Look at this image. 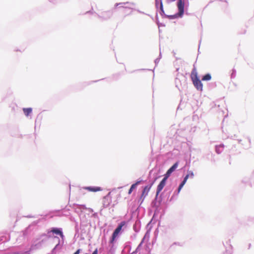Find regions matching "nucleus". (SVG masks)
<instances>
[{
    "mask_svg": "<svg viewBox=\"0 0 254 254\" xmlns=\"http://www.w3.org/2000/svg\"><path fill=\"white\" fill-rule=\"evenodd\" d=\"M194 177V174L192 171H189L188 172V174L185 177L183 181L181 183V184L180 185L179 188H178V191L179 192L183 187L184 186L185 183H186L187 180L189 177H190L191 178H193Z\"/></svg>",
    "mask_w": 254,
    "mask_h": 254,
    "instance_id": "obj_4",
    "label": "nucleus"
},
{
    "mask_svg": "<svg viewBox=\"0 0 254 254\" xmlns=\"http://www.w3.org/2000/svg\"><path fill=\"white\" fill-rule=\"evenodd\" d=\"M84 190L89 191L97 192L102 190L101 188L99 187H87L83 188Z\"/></svg>",
    "mask_w": 254,
    "mask_h": 254,
    "instance_id": "obj_6",
    "label": "nucleus"
},
{
    "mask_svg": "<svg viewBox=\"0 0 254 254\" xmlns=\"http://www.w3.org/2000/svg\"><path fill=\"white\" fill-rule=\"evenodd\" d=\"M178 166V162L175 163L167 171L170 174L174 172Z\"/></svg>",
    "mask_w": 254,
    "mask_h": 254,
    "instance_id": "obj_11",
    "label": "nucleus"
},
{
    "mask_svg": "<svg viewBox=\"0 0 254 254\" xmlns=\"http://www.w3.org/2000/svg\"><path fill=\"white\" fill-rule=\"evenodd\" d=\"M160 8L161 12L163 13H164V11L163 7V3H162V2L161 0L160 1Z\"/></svg>",
    "mask_w": 254,
    "mask_h": 254,
    "instance_id": "obj_15",
    "label": "nucleus"
},
{
    "mask_svg": "<svg viewBox=\"0 0 254 254\" xmlns=\"http://www.w3.org/2000/svg\"><path fill=\"white\" fill-rule=\"evenodd\" d=\"M126 224L125 221L122 222L118 226V227L115 230L114 232L113 233L112 239L110 241V242L111 243H113L115 240V239L116 238V237L118 236L119 233L121 232L122 227Z\"/></svg>",
    "mask_w": 254,
    "mask_h": 254,
    "instance_id": "obj_3",
    "label": "nucleus"
},
{
    "mask_svg": "<svg viewBox=\"0 0 254 254\" xmlns=\"http://www.w3.org/2000/svg\"><path fill=\"white\" fill-rule=\"evenodd\" d=\"M110 199H111L110 197L109 196H106L104 197V201H108L109 200H110Z\"/></svg>",
    "mask_w": 254,
    "mask_h": 254,
    "instance_id": "obj_16",
    "label": "nucleus"
},
{
    "mask_svg": "<svg viewBox=\"0 0 254 254\" xmlns=\"http://www.w3.org/2000/svg\"><path fill=\"white\" fill-rule=\"evenodd\" d=\"M23 111L26 116H28L32 112L31 108H23Z\"/></svg>",
    "mask_w": 254,
    "mask_h": 254,
    "instance_id": "obj_8",
    "label": "nucleus"
},
{
    "mask_svg": "<svg viewBox=\"0 0 254 254\" xmlns=\"http://www.w3.org/2000/svg\"><path fill=\"white\" fill-rule=\"evenodd\" d=\"M80 250L78 249L73 254H79L80 252Z\"/></svg>",
    "mask_w": 254,
    "mask_h": 254,
    "instance_id": "obj_17",
    "label": "nucleus"
},
{
    "mask_svg": "<svg viewBox=\"0 0 254 254\" xmlns=\"http://www.w3.org/2000/svg\"><path fill=\"white\" fill-rule=\"evenodd\" d=\"M184 2L182 0H178L177 7L179 10V12L176 15L171 16L173 17H177L178 16L181 17L183 16L184 12Z\"/></svg>",
    "mask_w": 254,
    "mask_h": 254,
    "instance_id": "obj_2",
    "label": "nucleus"
},
{
    "mask_svg": "<svg viewBox=\"0 0 254 254\" xmlns=\"http://www.w3.org/2000/svg\"><path fill=\"white\" fill-rule=\"evenodd\" d=\"M166 184V182L164 180H162L159 184L157 186V191H156V195H158V194L160 192V191L162 190L163 188L165 187Z\"/></svg>",
    "mask_w": 254,
    "mask_h": 254,
    "instance_id": "obj_7",
    "label": "nucleus"
},
{
    "mask_svg": "<svg viewBox=\"0 0 254 254\" xmlns=\"http://www.w3.org/2000/svg\"><path fill=\"white\" fill-rule=\"evenodd\" d=\"M152 185L150 186H147L144 188L140 198L141 202L143 201L145 197L147 195Z\"/></svg>",
    "mask_w": 254,
    "mask_h": 254,
    "instance_id": "obj_5",
    "label": "nucleus"
},
{
    "mask_svg": "<svg viewBox=\"0 0 254 254\" xmlns=\"http://www.w3.org/2000/svg\"><path fill=\"white\" fill-rule=\"evenodd\" d=\"M190 77L193 84L195 88L197 90H202L203 88V85L197 76V73L196 70L195 68L192 70L191 73Z\"/></svg>",
    "mask_w": 254,
    "mask_h": 254,
    "instance_id": "obj_1",
    "label": "nucleus"
},
{
    "mask_svg": "<svg viewBox=\"0 0 254 254\" xmlns=\"http://www.w3.org/2000/svg\"><path fill=\"white\" fill-rule=\"evenodd\" d=\"M158 4V1H157V0H156V5L157 6Z\"/></svg>",
    "mask_w": 254,
    "mask_h": 254,
    "instance_id": "obj_19",
    "label": "nucleus"
},
{
    "mask_svg": "<svg viewBox=\"0 0 254 254\" xmlns=\"http://www.w3.org/2000/svg\"><path fill=\"white\" fill-rule=\"evenodd\" d=\"M211 75L210 74L208 73L203 76L202 80H204V81L209 80L211 79Z\"/></svg>",
    "mask_w": 254,
    "mask_h": 254,
    "instance_id": "obj_13",
    "label": "nucleus"
},
{
    "mask_svg": "<svg viewBox=\"0 0 254 254\" xmlns=\"http://www.w3.org/2000/svg\"><path fill=\"white\" fill-rule=\"evenodd\" d=\"M170 173L168 174V172L167 171L165 175V177L162 180H164L165 182H166L167 179L170 176Z\"/></svg>",
    "mask_w": 254,
    "mask_h": 254,
    "instance_id": "obj_14",
    "label": "nucleus"
},
{
    "mask_svg": "<svg viewBox=\"0 0 254 254\" xmlns=\"http://www.w3.org/2000/svg\"><path fill=\"white\" fill-rule=\"evenodd\" d=\"M178 166V162L175 163L167 171L170 174L174 172Z\"/></svg>",
    "mask_w": 254,
    "mask_h": 254,
    "instance_id": "obj_10",
    "label": "nucleus"
},
{
    "mask_svg": "<svg viewBox=\"0 0 254 254\" xmlns=\"http://www.w3.org/2000/svg\"><path fill=\"white\" fill-rule=\"evenodd\" d=\"M139 183V182H137L136 183L133 184L131 186L130 188L129 189L128 192V193L129 194L132 192V190L136 188V186L137 185V184Z\"/></svg>",
    "mask_w": 254,
    "mask_h": 254,
    "instance_id": "obj_12",
    "label": "nucleus"
},
{
    "mask_svg": "<svg viewBox=\"0 0 254 254\" xmlns=\"http://www.w3.org/2000/svg\"><path fill=\"white\" fill-rule=\"evenodd\" d=\"M51 232H52L53 233H55L56 234L60 235L62 238H63V237H64L62 232L58 229L54 228L51 230Z\"/></svg>",
    "mask_w": 254,
    "mask_h": 254,
    "instance_id": "obj_9",
    "label": "nucleus"
},
{
    "mask_svg": "<svg viewBox=\"0 0 254 254\" xmlns=\"http://www.w3.org/2000/svg\"><path fill=\"white\" fill-rule=\"evenodd\" d=\"M98 253V250L97 249H96L95 251L93 252L92 254H97Z\"/></svg>",
    "mask_w": 254,
    "mask_h": 254,
    "instance_id": "obj_18",
    "label": "nucleus"
}]
</instances>
